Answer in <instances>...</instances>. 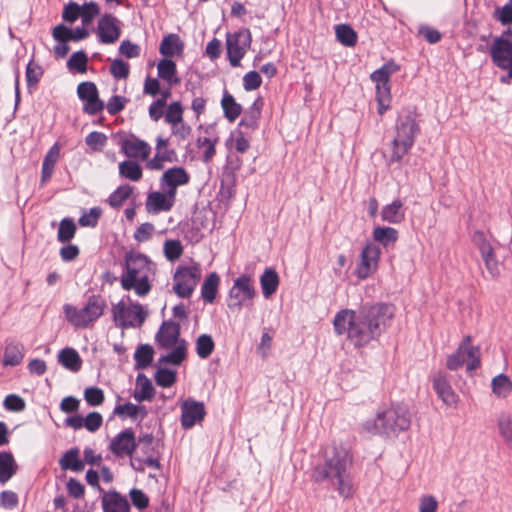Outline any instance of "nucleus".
I'll list each match as a JSON object with an SVG mask.
<instances>
[{
  "label": "nucleus",
  "instance_id": "1",
  "mask_svg": "<svg viewBox=\"0 0 512 512\" xmlns=\"http://www.w3.org/2000/svg\"><path fill=\"white\" fill-rule=\"evenodd\" d=\"M383 321L384 305L377 303L362 306L358 316L354 310H340L335 315L333 325L338 335L346 333L355 346L362 347L381 336L380 324Z\"/></svg>",
  "mask_w": 512,
  "mask_h": 512
},
{
  "label": "nucleus",
  "instance_id": "2",
  "mask_svg": "<svg viewBox=\"0 0 512 512\" xmlns=\"http://www.w3.org/2000/svg\"><path fill=\"white\" fill-rule=\"evenodd\" d=\"M352 456L343 446L332 445L324 451V461L314 466L312 480L327 483L335 488L339 495L348 498L353 494V484L349 473Z\"/></svg>",
  "mask_w": 512,
  "mask_h": 512
},
{
  "label": "nucleus",
  "instance_id": "3",
  "mask_svg": "<svg viewBox=\"0 0 512 512\" xmlns=\"http://www.w3.org/2000/svg\"><path fill=\"white\" fill-rule=\"evenodd\" d=\"M151 273L150 260L141 253L128 252L125 255V269L120 282L124 290H134L137 295L145 296L151 290L149 275Z\"/></svg>",
  "mask_w": 512,
  "mask_h": 512
},
{
  "label": "nucleus",
  "instance_id": "4",
  "mask_svg": "<svg viewBox=\"0 0 512 512\" xmlns=\"http://www.w3.org/2000/svg\"><path fill=\"white\" fill-rule=\"evenodd\" d=\"M107 303L101 295L93 294L88 297L83 308H77L74 305L66 304L63 308L67 321L75 328H87L99 319Z\"/></svg>",
  "mask_w": 512,
  "mask_h": 512
},
{
  "label": "nucleus",
  "instance_id": "5",
  "mask_svg": "<svg viewBox=\"0 0 512 512\" xmlns=\"http://www.w3.org/2000/svg\"><path fill=\"white\" fill-rule=\"evenodd\" d=\"M418 133L419 126L412 117L408 115L399 117L392 140L391 161H399L408 153Z\"/></svg>",
  "mask_w": 512,
  "mask_h": 512
},
{
  "label": "nucleus",
  "instance_id": "6",
  "mask_svg": "<svg viewBox=\"0 0 512 512\" xmlns=\"http://www.w3.org/2000/svg\"><path fill=\"white\" fill-rule=\"evenodd\" d=\"M112 316L116 326L121 328L140 327L147 317V312L139 303L121 300L112 307Z\"/></svg>",
  "mask_w": 512,
  "mask_h": 512
},
{
  "label": "nucleus",
  "instance_id": "7",
  "mask_svg": "<svg viewBox=\"0 0 512 512\" xmlns=\"http://www.w3.org/2000/svg\"><path fill=\"white\" fill-rule=\"evenodd\" d=\"M464 364H466L469 371L475 370L480 366V350L472 345L471 336H466L458 349L448 356L446 367L454 371Z\"/></svg>",
  "mask_w": 512,
  "mask_h": 512
},
{
  "label": "nucleus",
  "instance_id": "8",
  "mask_svg": "<svg viewBox=\"0 0 512 512\" xmlns=\"http://www.w3.org/2000/svg\"><path fill=\"white\" fill-rule=\"evenodd\" d=\"M201 279L198 266L179 267L174 274V292L181 298L189 297Z\"/></svg>",
  "mask_w": 512,
  "mask_h": 512
},
{
  "label": "nucleus",
  "instance_id": "9",
  "mask_svg": "<svg viewBox=\"0 0 512 512\" xmlns=\"http://www.w3.org/2000/svg\"><path fill=\"white\" fill-rule=\"evenodd\" d=\"M251 40V33L248 29L233 34H227V56L232 67L240 65L241 59L251 45Z\"/></svg>",
  "mask_w": 512,
  "mask_h": 512
},
{
  "label": "nucleus",
  "instance_id": "10",
  "mask_svg": "<svg viewBox=\"0 0 512 512\" xmlns=\"http://www.w3.org/2000/svg\"><path fill=\"white\" fill-rule=\"evenodd\" d=\"M490 55L493 63L512 78V41L504 36L496 37L490 46Z\"/></svg>",
  "mask_w": 512,
  "mask_h": 512
},
{
  "label": "nucleus",
  "instance_id": "11",
  "mask_svg": "<svg viewBox=\"0 0 512 512\" xmlns=\"http://www.w3.org/2000/svg\"><path fill=\"white\" fill-rule=\"evenodd\" d=\"M256 295L252 285V279L248 275H241L234 281L229 292L228 307L232 310H240L246 300H252Z\"/></svg>",
  "mask_w": 512,
  "mask_h": 512
},
{
  "label": "nucleus",
  "instance_id": "12",
  "mask_svg": "<svg viewBox=\"0 0 512 512\" xmlns=\"http://www.w3.org/2000/svg\"><path fill=\"white\" fill-rule=\"evenodd\" d=\"M134 453L146 459L147 467L159 470L160 456L159 443L151 434H145L139 437L136 442Z\"/></svg>",
  "mask_w": 512,
  "mask_h": 512
},
{
  "label": "nucleus",
  "instance_id": "13",
  "mask_svg": "<svg viewBox=\"0 0 512 512\" xmlns=\"http://www.w3.org/2000/svg\"><path fill=\"white\" fill-rule=\"evenodd\" d=\"M78 97L84 102L83 111L88 115H96L103 111L105 104L99 98L96 85L93 82H82L77 87Z\"/></svg>",
  "mask_w": 512,
  "mask_h": 512
},
{
  "label": "nucleus",
  "instance_id": "14",
  "mask_svg": "<svg viewBox=\"0 0 512 512\" xmlns=\"http://www.w3.org/2000/svg\"><path fill=\"white\" fill-rule=\"evenodd\" d=\"M380 255V247L374 243H368L361 253V261L357 266L356 275L361 279L371 275L378 266Z\"/></svg>",
  "mask_w": 512,
  "mask_h": 512
},
{
  "label": "nucleus",
  "instance_id": "15",
  "mask_svg": "<svg viewBox=\"0 0 512 512\" xmlns=\"http://www.w3.org/2000/svg\"><path fill=\"white\" fill-rule=\"evenodd\" d=\"M121 35L119 20L111 14H104L98 21L97 36L102 44H113Z\"/></svg>",
  "mask_w": 512,
  "mask_h": 512
},
{
  "label": "nucleus",
  "instance_id": "16",
  "mask_svg": "<svg viewBox=\"0 0 512 512\" xmlns=\"http://www.w3.org/2000/svg\"><path fill=\"white\" fill-rule=\"evenodd\" d=\"M175 201L176 195L173 192L153 191L147 195L145 208L148 213L168 212L173 208Z\"/></svg>",
  "mask_w": 512,
  "mask_h": 512
},
{
  "label": "nucleus",
  "instance_id": "17",
  "mask_svg": "<svg viewBox=\"0 0 512 512\" xmlns=\"http://www.w3.org/2000/svg\"><path fill=\"white\" fill-rule=\"evenodd\" d=\"M190 175L183 167H172L167 169L161 176L159 183L162 190H168L177 194V188L188 184Z\"/></svg>",
  "mask_w": 512,
  "mask_h": 512
},
{
  "label": "nucleus",
  "instance_id": "18",
  "mask_svg": "<svg viewBox=\"0 0 512 512\" xmlns=\"http://www.w3.org/2000/svg\"><path fill=\"white\" fill-rule=\"evenodd\" d=\"M433 389L444 404L455 407L458 403V396L452 389L447 376L442 373H436L432 378Z\"/></svg>",
  "mask_w": 512,
  "mask_h": 512
},
{
  "label": "nucleus",
  "instance_id": "19",
  "mask_svg": "<svg viewBox=\"0 0 512 512\" xmlns=\"http://www.w3.org/2000/svg\"><path fill=\"white\" fill-rule=\"evenodd\" d=\"M121 149L127 157L139 158L143 161H148L151 153V146L134 135L122 140Z\"/></svg>",
  "mask_w": 512,
  "mask_h": 512
},
{
  "label": "nucleus",
  "instance_id": "20",
  "mask_svg": "<svg viewBox=\"0 0 512 512\" xmlns=\"http://www.w3.org/2000/svg\"><path fill=\"white\" fill-rule=\"evenodd\" d=\"M472 242L479 249L486 268L492 273L495 272L497 270V260L494 249L485 234L482 231H475L472 235Z\"/></svg>",
  "mask_w": 512,
  "mask_h": 512
},
{
  "label": "nucleus",
  "instance_id": "21",
  "mask_svg": "<svg viewBox=\"0 0 512 512\" xmlns=\"http://www.w3.org/2000/svg\"><path fill=\"white\" fill-rule=\"evenodd\" d=\"M180 325L173 321H164L156 334V342L162 348L168 349L179 343Z\"/></svg>",
  "mask_w": 512,
  "mask_h": 512
},
{
  "label": "nucleus",
  "instance_id": "22",
  "mask_svg": "<svg viewBox=\"0 0 512 512\" xmlns=\"http://www.w3.org/2000/svg\"><path fill=\"white\" fill-rule=\"evenodd\" d=\"M136 445L134 433L131 430H124L119 433L110 443V450L118 457L131 456Z\"/></svg>",
  "mask_w": 512,
  "mask_h": 512
},
{
  "label": "nucleus",
  "instance_id": "23",
  "mask_svg": "<svg viewBox=\"0 0 512 512\" xmlns=\"http://www.w3.org/2000/svg\"><path fill=\"white\" fill-rule=\"evenodd\" d=\"M102 507L104 512H129L130 508L127 499L115 491L102 497Z\"/></svg>",
  "mask_w": 512,
  "mask_h": 512
},
{
  "label": "nucleus",
  "instance_id": "24",
  "mask_svg": "<svg viewBox=\"0 0 512 512\" xmlns=\"http://www.w3.org/2000/svg\"><path fill=\"white\" fill-rule=\"evenodd\" d=\"M158 77L167 82L169 86L178 85L180 78L177 77V68L174 61L170 59H162L157 65Z\"/></svg>",
  "mask_w": 512,
  "mask_h": 512
},
{
  "label": "nucleus",
  "instance_id": "25",
  "mask_svg": "<svg viewBox=\"0 0 512 512\" xmlns=\"http://www.w3.org/2000/svg\"><path fill=\"white\" fill-rule=\"evenodd\" d=\"M279 276L277 272L272 268H267L263 272L260 277V285L262 289L263 296L265 298H270L278 289L279 286Z\"/></svg>",
  "mask_w": 512,
  "mask_h": 512
},
{
  "label": "nucleus",
  "instance_id": "26",
  "mask_svg": "<svg viewBox=\"0 0 512 512\" xmlns=\"http://www.w3.org/2000/svg\"><path fill=\"white\" fill-rule=\"evenodd\" d=\"M177 161V153L174 149H163L156 151L154 157L149 159L146 163V166L150 170H162L164 168V163H173Z\"/></svg>",
  "mask_w": 512,
  "mask_h": 512
},
{
  "label": "nucleus",
  "instance_id": "27",
  "mask_svg": "<svg viewBox=\"0 0 512 512\" xmlns=\"http://www.w3.org/2000/svg\"><path fill=\"white\" fill-rule=\"evenodd\" d=\"M60 156V147L54 144L44 157L41 171V181L44 183L48 181L54 171V167Z\"/></svg>",
  "mask_w": 512,
  "mask_h": 512
},
{
  "label": "nucleus",
  "instance_id": "28",
  "mask_svg": "<svg viewBox=\"0 0 512 512\" xmlns=\"http://www.w3.org/2000/svg\"><path fill=\"white\" fill-rule=\"evenodd\" d=\"M24 358V347L19 342H10L6 345L3 355L4 366H16Z\"/></svg>",
  "mask_w": 512,
  "mask_h": 512
},
{
  "label": "nucleus",
  "instance_id": "29",
  "mask_svg": "<svg viewBox=\"0 0 512 512\" xmlns=\"http://www.w3.org/2000/svg\"><path fill=\"white\" fill-rule=\"evenodd\" d=\"M17 464L12 453L0 452V483L5 484L16 473Z\"/></svg>",
  "mask_w": 512,
  "mask_h": 512
},
{
  "label": "nucleus",
  "instance_id": "30",
  "mask_svg": "<svg viewBox=\"0 0 512 512\" xmlns=\"http://www.w3.org/2000/svg\"><path fill=\"white\" fill-rule=\"evenodd\" d=\"M261 106L262 103L256 100L241 119L239 126L249 131L256 130L261 116Z\"/></svg>",
  "mask_w": 512,
  "mask_h": 512
},
{
  "label": "nucleus",
  "instance_id": "31",
  "mask_svg": "<svg viewBox=\"0 0 512 512\" xmlns=\"http://www.w3.org/2000/svg\"><path fill=\"white\" fill-rule=\"evenodd\" d=\"M59 362L65 368L77 372L81 369L82 361L76 350L65 348L58 355Z\"/></svg>",
  "mask_w": 512,
  "mask_h": 512
},
{
  "label": "nucleus",
  "instance_id": "32",
  "mask_svg": "<svg viewBox=\"0 0 512 512\" xmlns=\"http://www.w3.org/2000/svg\"><path fill=\"white\" fill-rule=\"evenodd\" d=\"M160 53L165 57H173L174 55L181 54L183 45L179 36L170 34L163 38L160 44Z\"/></svg>",
  "mask_w": 512,
  "mask_h": 512
},
{
  "label": "nucleus",
  "instance_id": "33",
  "mask_svg": "<svg viewBox=\"0 0 512 512\" xmlns=\"http://www.w3.org/2000/svg\"><path fill=\"white\" fill-rule=\"evenodd\" d=\"M187 356V342L181 339L179 343L174 345V349L159 359L160 363H169L172 365H180Z\"/></svg>",
  "mask_w": 512,
  "mask_h": 512
},
{
  "label": "nucleus",
  "instance_id": "34",
  "mask_svg": "<svg viewBox=\"0 0 512 512\" xmlns=\"http://www.w3.org/2000/svg\"><path fill=\"white\" fill-rule=\"evenodd\" d=\"M219 283L220 277L217 273L213 272L207 276L201 288V295L205 302L212 303L214 301Z\"/></svg>",
  "mask_w": 512,
  "mask_h": 512
},
{
  "label": "nucleus",
  "instance_id": "35",
  "mask_svg": "<svg viewBox=\"0 0 512 512\" xmlns=\"http://www.w3.org/2000/svg\"><path fill=\"white\" fill-rule=\"evenodd\" d=\"M154 349L149 344H141L137 347L134 360L137 369H146L153 361Z\"/></svg>",
  "mask_w": 512,
  "mask_h": 512
},
{
  "label": "nucleus",
  "instance_id": "36",
  "mask_svg": "<svg viewBox=\"0 0 512 512\" xmlns=\"http://www.w3.org/2000/svg\"><path fill=\"white\" fill-rule=\"evenodd\" d=\"M60 466L64 470H72L80 472L84 469V463L79 459V451L77 448L68 450L60 459Z\"/></svg>",
  "mask_w": 512,
  "mask_h": 512
},
{
  "label": "nucleus",
  "instance_id": "37",
  "mask_svg": "<svg viewBox=\"0 0 512 512\" xmlns=\"http://www.w3.org/2000/svg\"><path fill=\"white\" fill-rule=\"evenodd\" d=\"M119 174L121 177L137 182L143 176L142 167L135 161L126 160L119 164Z\"/></svg>",
  "mask_w": 512,
  "mask_h": 512
},
{
  "label": "nucleus",
  "instance_id": "38",
  "mask_svg": "<svg viewBox=\"0 0 512 512\" xmlns=\"http://www.w3.org/2000/svg\"><path fill=\"white\" fill-rule=\"evenodd\" d=\"M221 106L224 111L225 117L230 121H235L242 112V107L240 104H238L234 97L229 94L228 92H225L223 95V98L221 100Z\"/></svg>",
  "mask_w": 512,
  "mask_h": 512
},
{
  "label": "nucleus",
  "instance_id": "39",
  "mask_svg": "<svg viewBox=\"0 0 512 512\" xmlns=\"http://www.w3.org/2000/svg\"><path fill=\"white\" fill-rule=\"evenodd\" d=\"M154 395V387L151 381L143 374H139L136 379V388L134 396L139 401L149 400Z\"/></svg>",
  "mask_w": 512,
  "mask_h": 512
},
{
  "label": "nucleus",
  "instance_id": "40",
  "mask_svg": "<svg viewBox=\"0 0 512 512\" xmlns=\"http://www.w3.org/2000/svg\"><path fill=\"white\" fill-rule=\"evenodd\" d=\"M337 40L346 47H353L357 43V33L348 24H339L335 27Z\"/></svg>",
  "mask_w": 512,
  "mask_h": 512
},
{
  "label": "nucleus",
  "instance_id": "41",
  "mask_svg": "<svg viewBox=\"0 0 512 512\" xmlns=\"http://www.w3.org/2000/svg\"><path fill=\"white\" fill-rule=\"evenodd\" d=\"M218 143V137H199L197 139V147L203 149L202 160L209 163L216 154L215 146Z\"/></svg>",
  "mask_w": 512,
  "mask_h": 512
},
{
  "label": "nucleus",
  "instance_id": "42",
  "mask_svg": "<svg viewBox=\"0 0 512 512\" xmlns=\"http://www.w3.org/2000/svg\"><path fill=\"white\" fill-rule=\"evenodd\" d=\"M492 391L497 397H506L512 391V381L505 374H499L492 379Z\"/></svg>",
  "mask_w": 512,
  "mask_h": 512
},
{
  "label": "nucleus",
  "instance_id": "43",
  "mask_svg": "<svg viewBox=\"0 0 512 512\" xmlns=\"http://www.w3.org/2000/svg\"><path fill=\"white\" fill-rule=\"evenodd\" d=\"M184 109L179 101L171 102L165 110L164 119L167 124L174 126L184 121L183 118Z\"/></svg>",
  "mask_w": 512,
  "mask_h": 512
},
{
  "label": "nucleus",
  "instance_id": "44",
  "mask_svg": "<svg viewBox=\"0 0 512 512\" xmlns=\"http://www.w3.org/2000/svg\"><path fill=\"white\" fill-rule=\"evenodd\" d=\"M181 416H205L206 409L203 402L188 398L181 403Z\"/></svg>",
  "mask_w": 512,
  "mask_h": 512
},
{
  "label": "nucleus",
  "instance_id": "45",
  "mask_svg": "<svg viewBox=\"0 0 512 512\" xmlns=\"http://www.w3.org/2000/svg\"><path fill=\"white\" fill-rule=\"evenodd\" d=\"M133 188L128 185L119 186L108 198V203L113 208H119L131 196Z\"/></svg>",
  "mask_w": 512,
  "mask_h": 512
},
{
  "label": "nucleus",
  "instance_id": "46",
  "mask_svg": "<svg viewBox=\"0 0 512 512\" xmlns=\"http://www.w3.org/2000/svg\"><path fill=\"white\" fill-rule=\"evenodd\" d=\"M215 348L212 337L208 334L200 335L196 340V353L201 359L208 358Z\"/></svg>",
  "mask_w": 512,
  "mask_h": 512
},
{
  "label": "nucleus",
  "instance_id": "47",
  "mask_svg": "<svg viewBox=\"0 0 512 512\" xmlns=\"http://www.w3.org/2000/svg\"><path fill=\"white\" fill-rule=\"evenodd\" d=\"M76 225L71 218H64L59 224L57 239L61 243H67L74 238Z\"/></svg>",
  "mask_w": 512,
  "mask_h": 512
},
{
  "label": "nucleus",
  "instance_id": "48",
  "mask_svg": "<svg viewBox=\"0 0 512 512\" xmlns=\"http://www.w3.org/2000/svg\"><path fill=\"white\" fill-rule=\"evenodd\" d=\"M88 57L84 51L73 53L67 61V67L70 71L76 70L83 74L87 71Z\"/></svg>",
  "mask_w": 512,
  "mask_h": 512
},
{
  "label": "nucleus",
  "instance_id": "49",
  "mask_svg": "<svg viewBox=\"0 0 512 512\" xmlns=\"http://www.w3.org/2000/svg\"><path fill=\"white\" fill-rule=\"evenodd\" d=\"M405 216L403 209V202L395 200L390 205L386 206V221L391 223H400Z\"/></svg>",
  "mask_w": 512,
  "mask_h": 512
},
{
  "label": "nucleus",
  "instance_id": "50",
  "mask_svg": "<svg viewBox=\"0 0 512 512\" xmlns=\"http://www.w3.org/2000/svg\"><path fill=\"white\" fill-rule=\"evenodd\" d=\"M371 79L376 83V100L378 103V112L379 114L384 113V103L383 96L381 93V86L384 85V66L380 67L376 71L371 74Z\"/></svg>",
  "mask_w": 512,
  "mask_h": 512
},
{
  "label": "nucleus",
  "instance_id": "51",
  "mask_svg": "<svg viewBox=\"0 0 512 512\" xmlns=\"http://www.w3.org/2000/svg\"><path fill=\"white\" fill-rule=\"evenodd\" d=\"M183 247L179 240H166L164 243V254L169 261H175L181 257Z\"/></svg>",
  "mask_w": 512,
  "mask_h": 512
},
{
  "label": "nucleus",
  "instance_id": "52",
  "mask_svg": "<svg viewBox=\"0 0 512 512\" xmlns=\"http://www.w3.org/2000/svg\"><path fill=\"white\" fill-rule=\"evenodd\" d=\"M86 144L94 151H101L107 142L104 133L93 131L86 136Z\"/></svg>",
  "mask_w": 512,
  "mask_h": 512
},
{
  "label": "nucleus",
  "instance_id": "53",
  "mask_svg": "<svg viewBox=\"0 0 512 512\" xmlns=\"http://www.w3.org/2000/svg\"><path fill=\"white\" fill-rule=\"evenodd\" d=\"M155 381L161 387H170L176 382V372L168 369H159L155 373Z\"/></svg>",
  "mask_w": 512,
  "mask_h": 512
},
{
  "label": "nucleus",
  "instance_id": "54",
  "mask_svg": "<svg viewBox=\"0 0 512 512\" xmlns=\"http://www.w3.org/2000/svg\"><path fill=\"white\" fill-rule=\"evenodd\" d=\"M110 72L116 79H126L130 73V67L122 59H115L110 66Z\"/></svg>",
  "mask_w": 512,
  "mask_h": 512
},
{
  "label": "nucleus",
  "instance_id": "55",
  "mask_svg": "<svg viewBox=\"0 0 512 512\" xmlns=\"http://www.w3.org/2000/svg\"><path fill=\"white\" fill-rule=\"evenodd\" d=\"M101 214L102 210L99 207L91 208L89 212L84 213L79 218V224L82 227H95L98 223Z\"/></svg>",
  "mask_w": 512,
  "mask_h": 512
},
{
  "label": "nucleus",
  "instance_id": "56",
  "mask_svg": "<svg viewBox=\"0 0 512 512\" xmlns=\"http://www.w3.org/2000/svg\"><path fill=\"white\" fill-rule=\"evenodd\" d=\"M100 13L99 6L95 2L85 3L81 7L82 22L84 25L89 24L94 17H96Z\"/></svg>",
  "mask_w": 512,
  "mask_h": 512
},
{
  "label": "nucleus",
  "instance_id": "57",
  "mask_svg": "<svg viewBox=\"0 0 512 512\" xmlns=\"http://www.w3.org/2000/svg\"><path fill=\"white\" fill-rule=\"evenodd\" d=\"M42 75H43V70L39 65L34 64L33 62H30L27 65L26 79H27V84L29 87L35 86L40 81Z\"/></svg>",
  "mask_w": 512,
  "mask_h": 512
},
{
  "label": "nucleus",
  "instance_id": "58",
  "mask_svg": "<svg viewBox=\"0 0 512 512\" xmlns=\"http://www.w3.org/2000/svg\"><path fill=\"white\" fill-rule=\"evenodd\" d=\"M262 84V78L256 71H250L243 77V87L246 91L258 89Z\"/></svg>",
  "mask_w": 512,
  "mask_h": 512
},
{
  "label": "nucleus",
  "instance_id": "59",
  "mask_svg": "<svg viewBox=\"0 0 512 512\" xmlns=\"http://www.w3.org/2000/svg\"><path fill=\"white\" fill-rule=\"evenodd\" d=\"M84 397L89 405L97 406L104 401V393L100 388L89 387L84 392Z\"/></svg>",
  "mask_w": 512,
  "mask_h": 512
},
{
  "label": "nucleus",
  "instance_id": "60",
  "mask_svg": "<svg viewBox=\"0 0 512 512\" xmlns=\"http://www.w3.org/2000/svg\"><path fill=\"white\" fill-rule=\"evenodd\" d=\"M4 406L8 411L21 412L25 408V401L18 395L10 394L6 396Z\"/></svg>",
  "mask_w": 512,
  "mask_h": 512
},
{
  "label": "nucleus",
  "instance_id": "61",
  "mask_svg": "<svg viewBox=\"0 0 512 512\" xmlns=\"http://www.w3.org/2000/svg\"><path fill=\"white\" fill-rule=\"evenodd\" d=\"M127 101L123 96L114 95L109 99L106 109L110 115H116L125 108Z\"/></svg>",
  "mask_w": 512,
  "mask_h": 512
},
{
  "label": "nucleus",
  "instance_id": "62",
  "mask_svg": "<svg viewBox=\"0 0 512 512\" xmlns=\"http://www.w3.org/2000/svg\"><path fill=\"white\" fill-rule=\"evenodd\" d=\"M499 430L507 445L512 448V420L503 418L499 421Z\"/></svg>",
  "mask_w": 512,
  "mask_h": 512
},
{
  "label": "nucleus",
  "instance_id": "63",
  "mask_svg": "<svg viewBox=\"0 0 512 512\" xmlns=\"http://www.w3.org/2000/svg\"><path fill=\"white\" fill-rule=\"evenodd\" d=\"M494 17L502 24L512 23V0L504 7L496 9Z\"/></svg>",
  "mask_w": 512,
  "mask_h": 512
},
{
  "label": "nucleus",
  "instance_id": "64",
  "mask_svg": "<svg viewBox=\"0 0 512 512\" xmlns=\"http://www.w3.org/2000/svg\"><path fill=\"white\" fill-rule=\"evenodd\" d=\"M438 501L432 495H424L420 498L419 512H437Z\"/></svg>",
  "mask_w": 512,
  "mask_h": 512
}]
</instances>
